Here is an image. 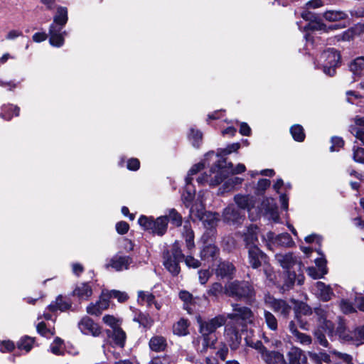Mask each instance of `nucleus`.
I'll return each instance as SVG.
<instances>
[{"label": "nucleus", "instance_id": "obj_20", "mask_svg": "<svg viewBox=\"0 0 364 364\" xmlns=\"http://www.w3.org/2000/svg\"><path fill=\"white\" fill-rule=\"evenodd\" d=\"M225 336L230 348L235 350L241 342L239 331L232 326L228 325L225 328Z\"/></svg>", "mask_w": 364, "mask_h": 364}, {"label": "nucleus", "instance_id": "obj_47", "mask_svg": "<svg viewBox=\"0 0 364 364\" xmlns=\"http://www.w3.org/2000/svg\"><path fill=\"white\" fill-rule=\"evenodd\" d=\"M189 185L186 184V191L183 193L181 196V199L186 207H190L194 197H195V191L191 190L189 187Z\"/></svg>", "mask_w": 364, "mask_h": 364}, {"label": "nucleus", "instance_id": "obj_63", "mask_svg": "<svg viewBox=\"0 0 364 364\" xmlns=\"http://www.w3.org/2000/svg\"><path fill=\"white\" fill-rule=\"evenodd\" d=\"M129 224L124 221H121L116 224V230L120 235L127 233L129 230Z\"/></svg>", "mask_w": 364, "mask_h": 364}, {"label": "nucleus", "instance_id": "obj_59", "mask_svg": "<svg viewBox=\"0 0 364 364\" xmlns=\"http://www.w3.org/2000/svg\"><path fill=\"white\" fill-rule=\"evenodd\" d=\"M264 273L266 275L267 279L269 282V283L275 284V273L270 266H266L264 267Z\"/></svg>", "mask_w": 364, "mask_h": 364}, {"label": "nucleus", "instance_id": "obj_44", "mask_svg": "<svg viewBox=\"0 0 364 364\" xmlns=\"http://www.w3.org/2000/svg\"><path fill=\"white\" fill-rule=\"evenodd\" d=\"M240 147L239 143H233L232 144L228 145L225 149H219L217 151L216 157L218 159L223 158V156H226L230 154L232 152L237 151Z\"/></svg>", "mask_w": 364, "mask_h": 364}, {"label": "nucleus", "instance_id": "obj_29", "mask_svg": "<svg viewBox=\"0 0 364 364\" xmlns=\"http://www.w3.org/2000/svg\"><path fill=\"white\" fill-rule=\"evenodd\" d=\"M258 228L256 225H250L247 228V231L244 233V241L246 248H250L251 246H257Z\"/></svg>", "mask_w": 364, "mask_h": 364}, {"label": "nucleus", "instance_id": "obj_55", "mask_svg": "<svg viewBox=\"0 0 364 364\" xmlns=\"http://www.w3.org/2000/svg\"><path fill=\"white\" fill-rule=\"evenodd\" d=\"M108 292L110 298H116L119 302H124L128 299V295L125 292L117 290H112Z\"/></svg>", "mask_w": 364, "mask_h": 364}, {"label": "nucleus", "instance_id": "obj_50", "mask_svg": "<svg viewBox=\"0 0 364 364\" xmlns=\"http://www.w3.org/2000/svg\"><path fill=\"white\" fill-rule=\"evenodd\" d=\"M63 341L60 338H55L50 346V351L55 355H62L63 353Z\"/></svg>", "mask_w": 364, "mask_h": 364}, {"label": "nucleus", "instance_id": "obj_41", "mask_svg": "<svg viewBox=\"0 0 364 364\" xmlns=\"http://www.w3.org/2000/svg\"><path fill=\"white\" fill-rule=\"evenodd\" d=\"M149 346L156 352L162 351L166 346V339L162 336H154L149 341Z\"/></svg>", "mask_w": 364, "mask_h": 364}, {"label": "nucleus", "instance_id": "obj_39", "mask_svg": "<svg viewBox=\"0 0 364 364\" xmlns=\"http://www.w3.org/2000/svg\"><path fill=\"white\" fill-rule=\"evenodd\" d=\"M323 17L328 21H337L346 18L348 15L342 11L329 10L323 13Z\"/></svg>", "mask_w": 364, "mask_h": 364}, {"label": "nucleus", "instance_id": "obj_9", "mask_svg": "<svg viewBox=\"0 0 364 364\" xmlns=\"http://www.w3.org/2000/svg\"><path fill=\"white\" fill-rule=\"evenodd\" d=\"M264 302L267 307L284 318H287L291 311V306L286 301L276 299L269 294L264 295Z\"/></svg>", "mask_w": 364, "mask_h": 364}, {"label": "nucleus", "instance_id": "obj_51", "mask_svg": "<svg viewBox=\"0 0 364 364\" xmlns=\"http://www.w3.org/2000/svg\"><path fill=\"white\" fill-rule=\"evenodd\" d=\"M296 334L294 335L295 341L299 343L301 345H310L312 342V339L310 336L301 333L299 331H295Z\"/></svg>", "mask_w": 364, "mask_h": 364}, {"label": "nucleus", "instance_id": "obj_11", "mask_svg": "<svg viewBox=\"0 0 364 364\" xmlns=\"http://www.w3.org/2000/svg\"><path fill=\"white\" fill-rule=\"evenodd\" d=\"M275 259L279 265L287 271L298 269L300 271L301 262L297 257L291 252L285 254L279 253L275 255Z\"/></svg>", "mask_w": 364, "mask_h": 364}, {"label": "nucleus", "instance_id": "obj_42", "mask_svg": "<svg viewBox=\"0 0 364 364\" xmlns=\"http://www.w3.org/2000/svg\"><path fill=\"white\" fill-rule=\"evenodd\" d=\"M188 321L183 318L180 319L173 326V333L178 336H185L188 334Z\"/></svg>", "mask_w": 364, "mask_h": 364}, {"label": "nucleus", "instance_id": "obj_40", "mask_svg": "<svg viewBox=\"0 0 364 364\" xmlns=\"http://www.w3.org/2000/svg\"><path fill=\"white\" fill-rule=\"evenodd\" d=\"M243 178L240 177H232L225 181L222 187L220 188L221 193L229 192L235 188L236 186L242 184Z\"/></svg>", "mask_w": 364, "mask_h": 364}, {"label": "nucleus", "instance_id": "obj_5", "mask_svg": "<svg viewBox=\"0 0 364 364\" xmlns=\"http://www.w3.org/2000/svg\"><path fill=\"white\" fill-rule=\"evenodd\" d=\"M226 322V317L224 315H218L208 321H199L200 333L203 337L202 349L200 352H204L208 348L214 346L217 340L215 334V331L219 327L223 326Z\"/></svg>", "mask_w": 364, "mask_h": 364}, {"label": "nucleus", "instance_id": "obj_19", "mask_svg": "<svg viewBox=\"0 0 364 364\" xmlns=\"http://www.w3.org/2000/svg\"><path fill=\"white\" fill-rule=\"evenodd\" d=\"M92 294V287L90 282L77 284L73 291V296L80 301L88 300Z\"/></svg>", "mask_w": 364, "mask_h": 364}, {"label": "nucleus", "instance_id": "obj_26", "mask_svg": "<svg viewBox=\"0 0 364 364\" xmlns=\"http://www.w3.org/2000/svg\"><path fill=\"white\" fill-rule=\"evenodd\" d=\"M234 200L242 211L245 210L250 211L254 206V198L249 195L237 194L234 197Z\"/></svg>", "mask_w": 364, "mask_h": 364}, {"label": "nucleus", "instance_id": "obj_16", "mask_svg": "<svg viewBox=\"0 0 364 364\" xmlns=\"http://www.w3.org/2000/svg\"><path fill=\"white\" fill-rule=\"evenodd\" d=\"M223 217L225 223L234 225L240 223L245 215L241 210L231 204L225 208Z\"/></svg>", "mask_w": 364, "mask_h": 364}, {"label": "nucleus", "instance_id": "obj_46", "mask_svg": "<svg viewBox=\"0 0 364 364\" xmlns=\"http://www.w3.org/2000/svg\"><path fill=\"white\" fill-rule=\"evenodd\" d=\"M137 300L139 304L146 303L149 306L154 301V296L149 291H139Z\"/></svg>", "mask_w": 364, "mask_h": 364}, {"label": "nucleus", "instance_id": "obj_21", "mask_svg": "<svg viewBox=\"0 0 364 364\" xmlns=\"http://www.w3.org/2000/svg\"><path fill=\"white\" fill-rule=\"evenodd\" d=\"M287 364H306L307 358L304 351L297 347H292L287 353Z\"/></svg>", "mask_w": 364, "mask_h": 364}, {"label": "nucleus", "instance_id": "obj_36", "mask_svg": "<svg viewBox=\"0 0 364 364\" xmlns=\"http://www.w3.org/2000/svg\"><path fill=\"white\" fill-rule=\"evenodd\" d=\"M301 17L309 21L305 26H304V29L305 30H312V31H314V30H320L322 28V24L319 23H317V22H314L313 21L315 19V15L314 14L310 12V11H304L302 14H301Z\"/></svg>", "mask_w": 364, "mask_h": 364}, {"label": "nucleus", "instance_id": "obj_60", "mask_svg": "<svg viewBox=\"0 0 364 364\" xmlns=\"http://www.w3.org/2000/svg\"><path fill=\"white\" fill-rule=\"evenodd\" d=\"M228 169V174H240L245 171L246 167L243 164H238L235 168L233 167V164H232L231 168H227Z\"/></svg>", "mask_w": 364, "mask_h": 364}, {"label": "nucleus", "instance_id": "obj_6", "mask_svg": "<svg viewBox=\"0 0 364 364\" xmlns=\"http://www.w3.org/2000/svg\"><path fill=\"white\" fill-rule=\"evenodd\" d=\"M225 294L237 299L249 301L255 296V292L248 282L235 280L225 284Z\"/></svg>", "mask_w": 364, "mask_h": 364}, {"label": "nucleus", "instance_id": "obj_56", "mask_svg": "<svg viewBox=\"0 0 364 364\" xmlns=\"http://www.w3.org/2000/svg\"><path fill=\"white\" fill-rule=\"evenodd\" d=\"M37 331L43 336H50L54 335V332L48 329L44 322H40L36 326Z\"/></svg>", "mask_w": 364, "mask_h": 364}, {"label": "nucleus", "instance_id": "obj_37", "mask_svg": "<svg viewBox=\"0 0 364 364\" xmlns=\"http://www.w3.org/2000/svg\"><path fill=\"white\" fill-rule=\"evenodd\" d=\"M19 107L12 105H4L1 107L0 117L6 120H10L13 116H18Z\"/></svg>", "mask_w": 364, "mask_h": 364}, {"label": "nucleus", "instance_id": "obj_13", "mask_svg": "<svg viewBox=\"0 0 364 364\" xmlns=\"http://www.w3.org/2000/svg\"><path fill=\"white\" fill-rule=\"evenodd\" d=\"M264 238L268 242V245L269 246L289 247L294 245L292 238L287 232L276 235L273 232L270 231L264 235Z\"/></svg>", "mask_w": 364, "mask_h": 364}, {"label": "nucleus", "instance_id": "obj_30", "mask_svg": "<svg viewBox=\"0 0 364 364\" xmlns=\"http://www.w3.org/2000/svg\"><path fill=\"white\" fill-rule=\"evenodd\" d=\"M262 358L266 364H287L284 355L278 351L267 350Z\"/></svg>", "mask_w": 364, "mask_h": 364}, {"label": "nucleus", "instance_id": "obj_62", "mask_svg": "<svg viewBox=\"0 0 364 364\" xmlns=\"http://www.w3.org/2000/svg\"><path fill=\"white\" fill-rule=\"evenodd\" d=\"M353 159L358 163H364V148L353 150Z\"/></svg>", "mask_w": 364, "mask_h": 364}, {"label": "nucleus", "instance_id": "obj_53", "mask_svg": "<svg viewBox=\"0 0 364 364\" xmlns=\"http://www.w3.org/2000/svg\"><path fill=\"white\" fill-rule=\"evenodd\" d=\"M188 137L192 141L193 146L198 147L200 141L202 139V133L198 130L191 129Z\"/></svg>", "mask_w": 364, "mask_h": 364}, {"label": "nucleus", "instance_id": "obj_10", "mask_svg": "<svg viewBox=\"0 0 364 364\" xmlns=\"http://www.w3.org/2000/svg\"><path fill=\"white\" fill-rule=\"evenodd\" d=\"M232 313L228 314L226 317L234 321H241L242 324L252 323L254 320V314L252 310L246 306H242L237 304H232Z\"/></svg>", "mask_w": 364, "mask_h": 364}, {"label": "nucleus", "instance_id": "obj_28", "mask_svg": "<svg viewBox=\"0 0 364 364\" xmlns=\"http://www.w3.org/2000/svg\"><path fill=\"white\" fill-rule=\"evenodd\" d=\"M72 304L70 301L65 299L62 295H58L55 300L48 306V309L51 312H55L58 310L65 311L70 309Z\"/></svg>", "mask_w": 364, "mask_h": 364}, {"label": "nucleus", "instance_id": "obj_2", "mask_svg": "<svg viewBox=\"0 0 364 364\" xmlns=\"http://www.w3.org/2000/svg\"><path fill=\"white\" fill-rule=\"evenodd\" d=\"M314 312L318 321V328L315 331L314 335L318 343L322 346L327 348L328 342L323 331L330 337L334 335V324L331 321L333 312L329 310L328 306L316 308Z\"/></svg>", "mask_w": 364, "mask_h": 364}, {"label": "nucleus", "instance_id": "obj_48", "mask_svg": "<svg viewBox=\"0 0 364 364\" xmlns=\"http://www.w3.org/2000/svg\"><path fill=\"white\" fill-rule=\"evenodd\" d=\"M34 339L30 336H24L18 342V348L24 350L26 353L32 348Z\"/></svg>", "mask_w": 364, "mask_h": 364}, {"label": "nucleus", "instance_id": "obj_52", "mask_svg": "<svg viewBox=\"0 0 364 364\" xmlns=\"http://www.w3.org/2000/svg\"><path fill=\"white\" fill-rule=\"evenodd\" d=\"M102 321L107 326H110L112 330L115 328H119L120 325L119 320L111 315H105L103 316Z\"/></svg>", "mask_w": 364, "mask_h": 364}, {"label": "nucleus", "instance_id": "obj_57", "mask_svg": "<svg viewBox=\"0 0 364 364\" xmlns=\"http://www.w3.org/2000/svg\"><path fill=\"white\" fill-rule=\"evenodd\" d=\"M149 364H175V362L169 356H163L153 358Z\"/></svg>", "mask_w": 364, "mask_h": 364}, {"label": "nucleus", "instance_id": "obj_27", "mask_svg": "<svg viewBox=\"0 0 364 364\" xmlns=\"http://www.w3.org/2000/svg\"><path fill=\"white\" fill-rule=\"evenodd\" d=\"M287 278L285 279L284 284L282 287V289L283 291L289 290L294 284L296 281L299 285H301L304 282V276L301 274L296 275V272L294 271H287Z\"/></svg>", "mask_w": 364, "mask_h": 364}, {"label": "nucleus", "instance_id": "obj_1", "mask_svg": "<svg viewBox=\"0 0 364 364\" xmlns=\"http://www.w3.org/2000/svg\"><path fill=\"white\" fill-rule=\"evenodd\" d=\"M164 265L166 269L173 276L180 272L179 262L184 259L186 264L188 267L198 268L200 266V262L191 255L186 257L182 253L179 242L176 241L171 250H167L163 253Z\"/></svg>", "mask_w": 364, "mask_h": 364}, {"label": "nucleus", "instance_id": "obj_54", "mask_svg": "<svg viewBox=\"0 0 364 364\" xmlns=\"http://www.w3.org/2000/svg\"><path fill=\"white\" fill-rule=\"evenodd\" d=\"M109 292H105L102 291V294L100 298V300L97 301L98 306H100L101 311L107 309L109 306Z\"/></svg>", "mask_w": 364, "mask_h": 364}, {"label": "nucleus", "instance_id": "obj_38", "mask_svg": "<svg viewBox=\"0 0 364 364\" xmlns=\"http://www.w3.org/2000/svg\"><path fill=\"white\" fill-rule=\"evenodd\" d=\"M164 216H167L168 221L176 227L182 225L183 217L175 208L168 209Z\"/></svg>", "mask_w": 364, "mask_h": 364}, {"label": "nucleus", "instance_id": "obj_49", "mask_svg": "<svg viewBox=\"0 0 364 364\" xmlns=\"http://www.w3.org/2000/svg\"><path fill=\"white\" fill-rule=\"evenodd\" d=\"M225 293V287L219 282L213 283L207 291L208 296L218 297L223 293Z\"/></svg>", "mask_w": 364, "mask_h": 364}, {"label": "nucleus", "instance_id": "obj_43", "mask_svg": "<svg viewBox=\"0 0 364 364\" xmlns=\"http://www.w3.org/2000/svg\"><path fill=\"white\" fill-rule=\"evenodd\" d=\"M264 318L267 327L272 331L277 329L278 323L275 316L267 310H264Z\"/></svg>", "mask_w": 364, "mask_h": 364}, {"label": "nucleus", "instance_id": "obj_23", "mask_svg": "<svg viewBox=\"0 0 364 364\" xmlns=\"http://www.w3.org/2000/svg\"><path fill=\"white\" fill-rule=\"evenodd\" d=\"M248 250V260L251 267L257 269L261 266V262L265 255L257 246H251Z\"/></svg>", "mask_w": 364, "mask_h": 364}, {"label": "nucleus", "instance_id": "obj_24", "mask_svg": "<svg viewBox=\"0 0 364 364\" xmlns=\"http://www.w3.org/2000/svg\"><path fill=\"white\" fill-rule=\"evenodd\" d=\"M196 215L208 229L214 228L218 220V214L210 212L205 213L203 208L198 210Z\"/></svg>", "mask_w": 364, "mask_h": 364}, {"label": "nucleus", "instance_id": "obj_33", "mask_svg": "<svg viewBox=\"0 0 364 364\" xmlns=\"http://www.w3.org/2000/svg\"><path fill=\"white\" fill-rule=\"evenodd\" d=\"M218 251V248L213 244L204 245L200 250V258L205 261L213 260L216 258Z\"/></svg>", "mask_w": 364, "mask_h": 364}, {"label": "nucleus", "instance_id": "obj_32", "mask_svg": "<svg viewBox=\"0 0 364 364\" xmlns=\"http://www.w3.org/2000/svg\"><path fill=\"white\" fill-rule=\"evenodd\" d=\"M183 237L186 241V246L189 253H192V250L195 248L194 233L191 228L189 222H186L183 225Z\"/></svg>", "mask_w": 364, "mask_h": 364}, {"label": "nucleus", "instance_id": "obj_35", "mask_svg": "<svg viewBox=\"0 0 364 364\" xmlns=\"http://www.w3.org/2000/svg\"><path fill=\"white\" fill-rule=\"evenodd\" d=\"M349 69L355 77H360L364 70V56L358 57L350 62Z\"/></svg>", "mask_w": 364, "mask_h": 364}, {"label": "nucleus", "instance_id": "obj_14", "mask_svg": "<svg viewBox=\"0 0 364 364\" xmlns=\"http://www.w3.org/2000/svg\"><path fill=\"white\" fill-rule=\"evenodd\" d=\"M317 252L321 255V257L315 259L316 267H311L307 269L308 274L314 279L322 278L328 272L326 267L327 261L324 255L320 251L318 250Z\"/></svg>", "mask_w": 364, "mask_h": 364}, {"label": "nucleus", "instance_id": "obj_61", "mask_svg": "<svg viewBox=\"0 0 364 364\" xmlns=\"http://www.w3.org/2000/svg\"><path fill=\"white\" fill-rule=\"evenodd\" d=\"M270 186V181L269 179L262 178L257 183V193H263Z\"/></svg>", "mask_w": 364, "mask_h": 364}, {"label": "nucleus", "instance_id": "obj_4", "mask_svg": "<svg viewBox=\"0 0 364 364\" xmlns=\"http://www.w3.org/2000/svg\"><path fill=\"white\" fill-rule=\"evenodd\" d=\"M232 167V163H228L224 158L217 159L210 168L209 173H204L197 178V182L200 185H208L216 186L224 179L228 178V169Z\"/></svg>", "mask_w": 364, "mask_h": 364}, {"label": "nucleus", "instance_id": "obj_58", "mask_svg": "<svg viewBox=\"0 0 364 364\" xmlns=\"http://www.w3.org/2000/svg\"><path fill=\"white\" fill-rule=\"evenodd\" d=\"M311 314V308L304 303H300L296 309V315L298 314L301 318V315H309Z\"/></svg>", "mask_w": 364, "mask_h": 364}, {"label": "nucleus", "instance_id": "obj_25", "mask_svg": "<svg viewBox=\"0 0 364 364\" xmlns=\"http://www.w3.org/2000/svg\"><path fill=\"white\" fill-rule=\"evenodd\" d=\"M235 271L233 264L228 261H221L215 268V274L221 278L231 277Z\"/></svg>", "mask_w": 364, "mask_h": 364}, {"label": "nucleus", "instance_id": "obj_64", "mask_svg": "<svg viewBox=\"0 0 364 364\" xmlns=\"http://www.w3.org/2000/svg\"><path fill=\"white\" fill-rule=\"evenodd\" d=\"M352 133L364 145V128H353Z\"/></svg>", "mask_w": 364, "mask_h": 364}, {"label": "nucleus", "instance_id": "obj_12", "mask_svg": "<svg viewBox=\"0 0 364 364\" xmlns=\"http://www.w3.org/2000/svg\"><path fill=\"white\" fill-rule=\"evenodd\" d=\"M339 337L346 341H350L356 346L364 343V326L355 329L353 332L347 333L342 326L337 328Z\"/></svg>", "mask_w": 364, "mask_h": 364}, {"label": "nucleus", "instance_id": "obj_18", "mask_svg": "<svg viewBox=\"0 0 364 364\" xmlns=\"http://www.w3.org/2000/svg\"><path fill=\"white\" fill-rule=\"evenodd\" d=\"M132 262V258L129 256L116 255L110 259L109 263L106 267L107 268L110 267L116 271L120 272L128 269Z\"/></svg>", "mask_w": 364, "mask_h": 364}, {"label": "nucleus", "instance_id": "obj_15", "mask_svg": "<svg viewBox=\"0 0 364 364\" xmlns=\"http://www.w3.org/2000/svg\"><path fill=\"white\" fill-rule=\"evenodd\" d=\"M259 211L269 219L278 222L279 219L277 206L273 198H266L261 203Z\"/></svg>", "mask_w": 364, "mask_h": 364}, {"label": "nucleus", "instance_id": "obj_7", "mask_svg": "<svg viewBox=\"0 0 364 364\" xmlns=\"http://www.w3.org/2000/svg\"><path fill=\"white\" fill-rule=\"evenodd\" d=\"M138 223L145 230H149L152 233L159 236L164 235L168 228L167 216H160L154 219L153 217L141 215Z\"/></svg>", "mask_w": 364, "mask_h": 364}, {"label": "nucleus", "instance_id": "obj_3", "mask_svg": "<svg viewBox=\"0 0 364 364\" xmlns=\"http://www.w3.org/2000/svg\"><path fill=\"white\" fill-rule=\"evenodd\" d=\"M68 21V9L64 6H58L53 16V23L49 27V42L54 47H61L64 44L65 36L68 33L63 31Z\"/></svg>", "mask_w": 364, "mask_h": 364}, {"label": "nucleus", "instance_id": "obj_45", "mask_svg": "<svg viewBox=\"0 0 364 364\" xmlns=\"http://www.w3.org/2000/svg\"><path fill=\"white\" fill-rule=\"evenodd\" d=\"M290 132L294 140L297 141H303L304 140L305 134L301 125H293L290 129Z\"/></svg>", "mask_w": 364, "mask_h": 364}, {"label": "nucleus", "instance_id": "obj_34", "mask_svg": "<svg viewBox=\"0 0 364 364\" xmlns=\"http://www.w3.org/2000/svg\"><path fill=\"white\" fill-rule=\"evenodd\" d=\"M213 156H214V152L213 151L208 152L205 155V158L204 159V161L198 163V164L193 165L191 168V169L189 170V171L188 173V176L186 178V182L187 185L191 184V181L193 180L192 176L193 175L196 174L197 173H198L200 170L203 169L205 166V161L208 159L209 157H211Z\"/></svg>", "mask_w": 364, "mask_h": 364}, {"label": "nucleus", "instance_id": "obj_31", "mask_svg": "<svg viewBox=\"0 0 364 364\" xmlns=\"http://www.w3.org/2000/svg\"><path fill=\"white\" fill-rule=\"evenodd\" d=\"M107 334L110 338H112L114 345L118 346L120 348H123L124 346L126 333L120 327L115 328L113 330L107 331Z\"/></svg>", "mask_w": 364, "mask_h": 364}, {"label": "nucleus", "instance_id": "obj_22", "mask_svg": "<svg viewBox=\"0 0 364 364\" xmlns=\"http://www.w3.org/2000/svg\"><path fill=\"white\" fill-rule=\"evenodd\" d=\"M312 291L322 301H327L333 294L329 285H326L322 282H316L312 287Z\"/></svg>", "mask_w": 364, "mask_h": 364}, {"label": "nucleus", "instance_id": "obj_8", "mask_svg": "<svg viewBox=\"0 0 364 364\" xmlns=\"http://www.w3.org/2000/svg\"><path fill=\"white\" fill-rule=\"evenodd\" d=\"M341 63L340 53L334 48H328L323 52L318 60L323 68V73L329 76H333L336 73V68Z\"/></svg>", "mask_w": 364, "mask_h": 364}, {"label": "nucleus", "instance_id": "obj_17", "mask_svg": "<svg viewBox=\"0 0 364 364\" xmlns=\"http://www.w3.org/2000/svg\"><path fill=\"white\" fill-rule=\"evenodd\" d=\"M78 327L85 335H92L96 337L101 333L100 327L87 316H85L80 320Z\"/></svg>", "mask_w": 364, "mask_h": 364}]
</instances>
